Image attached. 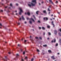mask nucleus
<instances>
[{"label": "nucleus", "instance_id": "nucleus-1", "mask_svg": "<svg viewBox=\"0 0 61 61\" xmlns=\"http://www.w3.org/2000/svg\"><path fill=\"white\" fill-rule=\"evenodd\" d=\"M36 0H32V2H33V3H35V4H34L33 3H31V5L30 4H28V5L29 6H30V7H31V6H35L36 5Z\"/></svg>", "mask_w": 61, "mask_h": 61}, {"label": "nucleus", "instance_id": "nucleus-2", "mask_svg": "<svg viewBox=\"0 0 61 61\" xmlns=\"http://www.w3.org/2000/svg\"><path fill=\"white\" fill-rule=\"evenodd\" d=\"M20 11L19 13V14L20 15H21V13L23 12V10H22V9L21 8H20Z\"/></svg>", "mask_w": 61, "mask_h": 61}, {"label": "nucleus", "instance_id": "nucleus-3", "mask_svg": "<svg viewBox=\"0 0 61 61\" xmlns=\"http://www.w3.org/2000/svg\"><path fill=\"white\" fill-rule=\"evenodd\" d=\"M56 39H54L53 40H52L51 41V42L52 43H53V42H54V43H55V42H56Z\"/></svg>", "mask_w": 61, "mask_h": 61}, {"label": "nucleus", "instance_id": "nucleus-4", "mask_svg": "<svg viewBox=\"0 0 61 61\" xmlns=\"http://www.w3.org/2000/svg\"><path fill=\"white\" fill-rule=\"evenodd\" d=\"M50 2L53 4V5H54V4L53 2L52 1V0H49Z\"/></svg>", "mask_w": 61, "mask_h": 61}, {"label": "nucleus", "instance_id": "nucleus-5", "mask_svg": "<svg viewBox=\"0 0 61 61\" xmlns=\"http://www.w3.org/2000/svg\"><path fill=\"white\" fill-rule=\"evenodd\" d=\"M43 12L44 13H45V14H47V13H46V10H43Z\"/></svg>", "mask_w": 61, "mask_h": 61}, {"label": "nucleus", "instance_id": "nucleus-6", "mask_svg": "<svg viewBox=\"0 0 61 61\" xmlns=\"http://www.w3.org/2000/svg\"><path fill=\"white\" fill-rule=\"evenodd\" d=\"M43 19L44 20H46H46H48V18L46 17L44 18Z\"/></svg>", "mask_w": 61, "mask_h": 61}, {"label": "nucleus", "instance_id": "nucleus-7", "mask_svg": "<svg viewBox=\"0 0 61 61\" xmlns=\"http://www.w3.org/2000/svg\"><path fill=\"white\" fill-rule=\"evenodd\" d=\"M27 14L28 15H30V12H28L27 13Z\"/></svg>", "mask_w": 61, "mask_h": 61}, {"label": "nucleus", "instance_id": "nucleus-8", "mask_svg": "<svg viewBox=\"0 0 61 61\" xmlns=\"http://www.w3.org/2000/svg\"><path fill=\"white\" fill-rule=\"evenodd\" d=\"M21 17H22V20H24L25 19V18H24V17L23 16H22Z\"/></svg>", "mask_w": 61, "mask_h": 61}, {"label": "nucleus", "instance_id": "nucleus-9", "mask_svg": "<svg viewBox=\"0 0 61 61\" xmlns=\"http://www.w3.org/2000/svg\"><path fill=\"white\" fill-rule=\"evenodd\" d=\"M54 33H55V34H56V33H57V31L56 30H55L54 31Z\"/></svg>", "mask_w": 61, "mask_h": 61}, {"label": "nucleus", "instance_id": "nucleus-10", "mask_svg": "<svg viewBox=\"0 0 61 61\" xmlns=\"http://www.w3.org/2000/svg\"><path fill=\"white\" fill-rule=\"evenodd\" d=\"M54 23V22L53 21H52V24L53 25V27H54V24L53 23Z\"/></svg>", "mask_w": 61, "mask_h": 61}, {"label": "nucleus", "instance_id": "nucleus-11", "mask_svg": "<svg viewBox=\"0 0 61 61\" xmlns=\"http://www.w3.org/2000/svg\"><path fill=\"white\" fill-rule=\"evenodd\" d=\"M51 58H52L53 59H55V58L54 57V56H52L51 57Z\"/></svg>", "mask_w": 61, "mask_h": 61}, {"label": "nucleus", "instance_id": "nucleus-12", "mask_svg": "<svg viewBox=\"0 0 61 61\" xmlns=\"http://www.w3.org/2000/svg\"><path fill=\"white\" fill-rule=\"evenodd\" d=\"M48 52L49 53H51V51L50 50H48Z\"/></svg>", "mask_w": 61, "mask_h": 61}, {"label": "nucleus", "instance_id": "nucleus-13", "mask_svg": "<svg viewBox=\"0 0 61 61\" xmlns=\"http://www.w3.org/2000/svg\"><path fill=\"white\" fill-rule=\"evenodd\" d=\"M31 20H32L33 21V22H35V20H34V19H33L32 18H31Z\"/></svg>", "mask_w": 61, "mask_h": 61}, {"label": "nucleus", "instance_id": "nucleus-14", "mask_svg": "<svg viewBox=\"0 0 61 61\" xmlns=\"http://www.w3.org/2000/svg\"><path fill=\"white\" fill-rule=\"evenodd\" d=\"M29 22L30 24H32V22L31 20Z\"/></svg>", "mask_w": 61, "mask_h": 61}, {"label": "nucleus", "instance_id": "nucleus-15", "mask_svg": "<svg viewBox=\"0 0 61 61\" xmlns=\"http://www.w3.org/2000/svg\"><path fill=\"white\" fill-rule=\"evenodd\" d=\"M42 28L43 29V30H45V28L44 27H42Z\"/></svg>", "mask_w": 61, "mask_h": 61}, {"label": "nucleus", "instance_id": "nucleus-16", "mask_svg": "<svg viewBox=\"0 0 61 61\" xmlns=\"http://www.w3.org/2000/svg\"><path fill=\"white\" fill-rule=\"evenodd\" d=\"M33 17H34V18L35 19V20H36V17H35V16L34 15H33Z\"/></svg>", "mask_w": 61, "mask_h": 61}, {"label": "nucleus", "instance_id": "nucleus-17", "mask_svg": "<svg viewBox=\"0 0 61 61\" xmlns=\"http://www.w3.org/2000/svg\"><path fill=\"white\" fill-rule=\"evenodd\" d=\"M16 57H17V56H19V54H16Z\"/></svg>", "mask_w": 61, "mask_h": 61}, {"label": "nucleus", "instance_id": "nucleus-18", "mask_svg": "<svg viewBox=\"0 0 61 61\" xmlns=\"http://www.w3.org/2000/svg\"><path fill=\"white\" fill-rule=\"evenodd\" d=\"M48 34H49V35H51V33L50 32H48Z\"/></svg>", "mask_w": 61, "mask_h": 61}, {"label": "nucleus", "instance_id": "nucleus-19", "mask_svg": "<svg viewBox=\"0 0 61 61\" xmlns=\"http://www.w3.org/2000/svg\"><path fill=\"white\" fill-rule=\"evenodd\" d=\"M38 11H37L36 12V14H37V15H38Z\"/></svg>", "mask_w": 61, "mask_h": 61}, {"label": "nucleus", "instance_id": "nucleus-20", "mask_svg": "<svg viewBox=\"0 0 61 61\" xmlns=\"http://www.w3.org/2000/svg\"><path fill=\"white\" fill-rule=\"evenodd\" d=\"M46 46H47V45H43V46L44 47Z\"/></svg>", "mask_w": 61, "mask_h": 61}, {"label": "nucleus", "instance_id": "nucleus-21", "mask_svg": "<svg viewBox=\"0 0 61 61\" xmlns=\"http://www.w3.org/2000/svg\"><path fill=\"white\" fill-rule=\"evenodd\" d=\"M27 57H25V59H27Z\"/></svg>", "mask_w": 61, "mask_h": 61}, {"label": "nucleus", "instance_id": "nucleus-22", "mask_svg": "<svg viewBox=\"0 0 61 61\" xmlns=\"http://www.w3.org/2000/svg\"><path fill=\"white\" fill-rule=\"evenodd\" d=\"M48 11H51V10H50L49 9V8H48Z\"/></svg>", "mask_w": 61, "mask_h": 61}, {"label": "nucleus", "instance_id": "nucleus-23", "mask_svg": "<svg viewBox=\"0 0 61 61\" xmlns=\"http://www.w3.org/2000/svg\"><path fill=\"white\" fill-rule=\"evenodd\" d=\"M10 5L11 6H12V3H11L10 4Z\"/></svg>", "mask_w": 61, "mask_h": 61}, {"label": "nucleus", "instance_id": "nucleus-24", "mask_svg": "<svg viewBox=\"0 0 61 61\" xmlns=\"http://www.w3.org/2000/svg\"><path fill=\"white\" fill-rule=\"evenodd\" d=\"M59 35L60 36H61V33H59Z\"/></svg>", "mask_w": 61, "mask_h": 61}, {"label": "nucleus", "instance_id": "nucleus-25", "mask_svg": "<svg viewBox=\"0 0 61 61\" xmlns=\"http://www.w3.org/2000/svg\"><path fill=\"white\" fill-rule=\"evenodd\" d=\"M47 27L48 28H49V27H50V26H49V25H48L47 26Z\"/></svg>", "mask_w": 61, "mask_h": 61}, {"label": "nucleus", "instance_id": "nucleus-26", "mask_svg": "<svg viewBox=\"0 0 61 61\" xmlns=\"http://www.w3.org/2000/svg\"><path fill=\"white\" fill-rule=\"evenodd\" d=\"M23 55H25V52L24 51L23 53Z\"/></svg>", "mask_w": 61, "mask_h": 61}, {"label": "nucleus", "instance_id": "nucleus-27", "mask_svg": "<svg viewBox=\"0 0 61 61\" xmlns=\"http://www.w3.org/2000/svg\"><path fill=\"white\" fill-rule=\"evenodd\" d=\"M33 60H34V58H32L31 59V61H33Z\"/></svg>", "mask_w": 61, "mask_h": 61}, {"label": "nucleus", "instance_id": "nucleus-28", "mask_svg": "<svg viewBox=\"0 0 61 61\" xmlns=\"http://www.w3.org/2000/svg\"><path fill=\"white\" fill-rule=\"evenodd\" d=\"M3 59V60L4 61H5V60H6V59Z\"/></svg>", "mask_w": 61, "mask_h": 61}, {"label": "nucleus", "instance_id": "nucleus-29", "mask_svg": "<svg viewBox=\"0 0 61 61\" xmlns=\"http://www.w3.org/2000/svg\"><path fill=\"white\" fill-rule=\"evenodd\" d=\"M37 52H39V50L37 49Z\"/></svg>", "mask_w": 61, "mask_h": 61}, {"label": "nucleus", "instance_id": "nucleus-30", "mask_svg": "<svg viewBox=\"0 0 61 61\" xmlns=\"http://www.w3.org/2000/svg\"><path fill=\"white\" fill-rule=\"evenodd\" d=\"M56 46H58V44L56 43Z\"/></svg>", "mask_w": 61, "mask_h": 61}, {"label": "nucleus", "instance_id": "nucleus-31", "mask_svg": "<svg viewBox=\"0 0 61 61\" xmlns=\"http://www.w3.org/2000/svg\"><path fill=\"white\" fill-rule=\"evenodd\" d=\"M26 41H26V40H25L24 42L25 43V42H26Z\"/></svg>", "mask_w": 61, "mask_h": 61}, {"label": "nucleus", "instance_id": "nucleus-32", "mask_svg": "<svg viewBox=\"0 0 61 61\" xmlns=\"http://www.w3.org/2000/svg\"><path fill=\"white\" fill-rule=\"evenodd\" d=\"M39 29H41V27H39Z\"/></svg>", "mask_w": 61, "mask_h": 61}, {"label": "nucleus", "instance_id": "nucleus-33", "mask_svg": "<svg viewBox=\"0 0 61 61\" xmlns=\"http://www.w3.org/2000/svg\"><path fill=\"white\" fill-rule=\"evenodd\" d=\"M38 23H40V21L39 20H38Z\"/></svg>", "mask_w": 61, "mask_h": 61}, {"label": "nucleus", "instance_id": "nucleus-34", "mask_svg": "<svg viewBox=\"0 0 61 61\" xmlns=\"http://www.w3.org/2000/svg\"><path fill=\"white\" fill-rule=\"evenodd\" d=\"M0 25L1 26H2V24H1V23H0Z\"/></svg>", "mask_w": 61, "mask_h": 61}, {"label": "nucleus", "instance_id": "nucleus-35", "mask_svg": "<svg viewBox=\"0 0 61 61\" xmlns=\"http://www.w3.org/2000/svg\"><path fill=\"white\" fill-rule=\"evenodd\" d=\"M56 4H57V3H58V1H56Z\"/></svg>", "mask_w": 61, "mask_h": 61}, {"label": "nucleus", "instance_id": "nucleus-36", "mask_svg": "<svg viewBox=\"0 0 61 61\" xmlns=\"http://www.w3.org/2000/svg\"><path fill=\"white\" fill-rule=\"evenodd\" d=\"M9 10H8V11H7V13H9Z\"/></svg>", "mask_w": 61, "mask_h": 61}, {"label": "nucleus", "instance_id": "nucleus-37", "mask_svg": "<svg viewBox=\"0 0 61 61\" xmlns=\"http://www.w3.org/2000/svg\"><path fill=\"white\" fill-rule=\"evenodd\" d=\"M20 46V45L19 44L18 45V46Z\"/></svg>", "mask_w": 61, "mask_h": 61}, {"label": "nucleus", "instance_id": "nucleus-38", "mask_svg": "<svg viewBox=\"0 0 61 61\" xmlns=\"http://www.w3.org/2000/svg\"><path fill=\"white\" fill-rule=\"evenodd\" d=\"M39 38H40V39H42V38H41V37H40Z\"/></svg>", "mask_w": 61, "mask_h": 61}, {"label": "nucleus", "instance_id": "nucleus-39", "mask_svg": "<svg viewBox=\"0 0 61 61\" xmlns=\"http://www.w3.org/2000/svg\"><path fill=\"white\" fill-rule=\"evenodd\" d=\"M43 34L44 35H45V32H43Z\"/></svg>", "mask_w": 61, "mask_h": 61}, {"label": "nucleus", "instance_id": "nucleus-40", "mask_svg": "<svg viewBox=\"0 0 61 61\" xmlns=\"http://www.w3.org/2000/svg\"><path fill=\"white\" fill-rule=\"evenodd\" d=\"M16 5L17 6L18 5V4L17 3L16 4Z\"/></svg>", "mask_w": 61, "mask_h": 61}, {"label": "nucleus", "instance_id": "nucleus-41", "mask_svg": "<svg viewBox=\"0 0 61 61\" xmlns=\"http://www.w3.org/2000/svg\"><path fill=\"white\" fill-rule=\"evenodd\" d=\"M21 60L22 61H24V60L23 59H21Z\"/></svg>", "mask_w": 61, "mask_h": 61}, {"label": "nucleus", "instance_id": "nucleus-42", "mask_svg": "<svg viewBox=\"0 0 61 61\" xmlns=\"http://www.w3.org/2000/svg\"><path fill=\"white\" fill-rule=\"evenodd\" d=\"M36 39H38V37H36Z\"/></svg>", "mask_w": 61, "mask_h": 61}, {"label": "nucleus", "instance_id": "nucleus-43", "mask_svg": "<svg viewBox=\"0 0 61 61\" xmlns=\"http://www.w3.org/2000/svg\"><path fill=\"white\" fill-rule=\"evenodd\" d=\"M8 53L9 54H11V52H8Z\"/></svg>", "mask_w": 61, "mask_h": 61}, {"label": "nucleus", "instance_id": "nucleus-44", "mask_svg": "<svg viewBox=\"0 0 61 61\" xmlns=\"http://www.w3.org/2000/svg\"><path fill=\"white\" fill-rule=\"evenodd\" d=\"M59 30L60 31V32H61V29H60Z\"/></svg>", "mask_w": 61, "mask_h": 61}, {"label": "nucleus", "instance_id": "nucleus-45", "mask_svg": "<svg viewBox=\"0 0 61 61\" xmlns=\"http://www.w3.org/2000/svg\"><path fill=\"white\" fill-rule=\"evenodd\" d=\"M59 40V41H61V39H60Z\"/></svg>", "mask_w": 61, "mask_h": 61}, {"label": "nucleus", "instance_id": "nucleus-46", "mask_svg": "<svg viewBox=\"0 0 61 61\" xmlns=\"http://www.w3.org/2000/svg\"><path fill=\"white\" fill-rule=\"evenodd\" d=\"M20 20H21V18H20Z\"/></svg>", "mask_w": 61, "mask_h": 61}, {"label": "nucleus", "instance_id": "nucleus-47", "mask_svg": "<svg viewBox=\"0 0 61 61\" xmlns=\"http://www.w3.org/2000/svg\"><path fill=\"white\" fill-rule=\"evenodd\" d=\"M1 12H3V10H1Z\"/></svg>", "mask_w": 61, "mask_h": 61}, {"label": "nucleus", "instance_id": "nucleus-48", "mask_svg": "<svg viewBox=\"0 0 61 61\" xmlns=\"http://www.w3.org/2000/svg\"><path fill=\"white\" fill-rule=\"evenodd\" d=\"M7 6H5V8H7Z\"/></svg>", "mask_w": 61, "mask_h": 61}, {"label": "nucleus", "instance_id": "nucleus-49", "mask_svg": "<svg viewBox=\"0 0 61 61\" xmlns=\"http://www.w3.org/2000/svg\"><path fill=\"white\" fill-rule=\"evenodd\" d=\"M25 24H26V22L25 21Z\"/></svg>", "mask_w": 61, "mask_h": 61}, {"label": "nucleus", "instance_id": "nucleus-50", "mask_svg": "<svg viewBox=\"0 0 61 61\" xmlns=\"http://www.w3.org/2000/svg\"><path fill=\"white\" fill-rule=\"evenodd\" d=\"M27 19L28 20L29 19V18L28 17H27Z\"/></svg>", "mask_w": 61, "mask_h": 61}, {"label": "nucleus", "instance_id": "nucleus-51", "mask_svg": "<svg viewBox=\"0 0 61 61\" xmlns=\"http://www.w3.org/2000/svg\"><path fill=\"white\" fill-rule=\"evenodd\" d=\"M20 51H22V49H20Z\"/></svg>", "mask_w": 61, "mask_h": 61}, {"label": "nucleus", "instance_id": "nucleus-52", "mask_svg": "<svg viewBox=\"0 0 61 61\" xmlns=\"http://www.w3.org/2000/svg\"><path fill=\"white\" fill-rule=\"evenodd\" d=\"M18 15V14L17 13H16V15Z\"/></svg>", "mask_w": 61, "mask_h": 61}, {"label": "nucleus", "instance_id": "nucleus-53", "mask_svg": "<svg viewBox=\"0 0 61 61\" xmlns=\"http://www.w3.org/2000/svg\"><path fill=\"white\" fill-rule=\"evenodd\" d=\"M25 15H26V14H27V13H26L25 12Z\"/></svg>", "mask_w": 61, "mask_h": 61}, {"label": "nucleus", "instance_id": "nucleus-54", "mask_svg": "<svg viewBox=\"0 0 61 61\" xmlns=\"http://www.w3.org/2000/svg\"><path fill=\"white\" fill-rule=\"evenodd\" d=\"M59 42H60V43H61V41H59Z\"/></svg>", "mask_w": 61, "mask_h": 61}, {"label": "nucleus", "instance_id": "nucleus-55", "mask_svg": "<svg viewBox=\"0 0 61 61\" xmlns=\"http://www.w3.org/2000/svg\"><path fill=\"white\" fill-rule=\"evenodd\" d=\"M58 14H60V13L58 12Z\"/></svg>", "mask_w": 61, "mask_h": 61}, {"label": "nucleus", "instance_id": "nucleus-56", "mask_svg": "<svg viewBox=\"0 0 61 61\" xmlns=\"http://www.w3.org/2000/svg\"><path fill=\"white\" fill-rule=\"evenodd\" d=\"M49 7H50H50H51V6H49Z\"/></svg>", "mask_w": 61, "mask_h": 61}, {"label": "nucleus", "instance_id": "nucleus-57", "mask_svg": "<svg viewBox=\"0 0 61 61\" xmlns=\"http://www.w3.org/2000/svg\"><path fill=\"white\" fill-rule=\"evenodd\" d=\"M18 25H20V23H18Z\"/></svg>", "mask_w": 61, "mask_h": 61}, {"label": "nucleus", "instance_id": "nucleus-58", "mask_svg": "<svg viewBox=\"0 0 61 61\" xmlns=\"http://www.w3.org/2000/svg\"><path fill=\"white\" fill-rule=\"evenodd\" d=\"M47 39H48V40H49V38H47Z\"/></svg>", "mask_w": 61, "mask_h": 61}, {"label": "nucleus", "instance_id": "nucleus-59", "mask_svg": "<svg viewBox=\"0 0 61 61\" xmlns=\"http://www.w3.org/2000/svg\"><path fill=\"white\" fill-rule=\"evenodd\" d=\"M51 16H53V15L52 14V15H51Z\"/></svg>", "mask_w": 61, "mask_h": 61}, {"label": "nucleus", "instance_id": "nucleus-60", "mask_svg": "<svg viewBox=\"0 0 61 61\" xmlns=\"http://www.w3.org/2000/svg\"><path fill=\"white\" fill-rule=\"evenodd\" d=\"M39 5H41V4H40V3H39Z\"/></svg>", "mask_w": 61, "mask_h": 61}, {"label": "nucleus", "instance_id": "nucleus-61", "mask_svg": "<svg viewBox=\"0 0 61 61\" xmlns=\"http://www.w3.org/2000/svg\"><path fill=\"white\" fill-rule=\"evenodd\" d=\"M31 37H32V36H30V38H31Z\"/></svg>", "mask_w": 61, "mask_h": 61}, {"label": "nucleus", "instance_id": "nucleus-62", "mask_svg": "<svg viewBox=\"0 0 61 61\" xmlns=\"http://www.w3.org/2000/svg\"><path fill=\"white\" fill-rule=\"evenodd\" d=\"M4 5V4H2V5Z\"/></svg>", "mask_w": 61, "mask_h": 61}, {"label": "nucleus", "instance_id": "nucleus-63", "mask_svg": "<svg viewBox=\"0 0 61 61\" xmlns=\"http://www.w3.org/2000/svg\"><path fill=\"white\" fill-rule=\"evenodd\" d=\"M58 55H59V53H58Z\"/></svg>", "mask_w": 61, "mask_h": 61}, {"label": "nucleus", "instance_id": "nucleus-64", "mask_svg": "<svg viewBox=\"0 0 61 61\" xmlns=\"http://www.w3.org/2000/svg\"><path fill=\"white\" fill-rule=\"evenodd\" d=\"M6 56H5V58H6Z\"/></svg>", "mask_w": 61, "mask_h": 61}]
</instances>
